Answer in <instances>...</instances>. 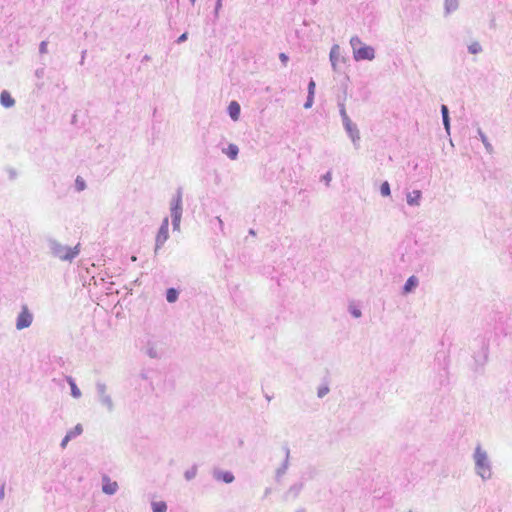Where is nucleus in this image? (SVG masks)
<instances>
[{
    "label": "nucleus",
    "mask_w": 512,
    "mask_h": 512,
    "mask_svg": "<svg viewBox=\"0 0 512 512\" xmlns=\"http://www.w3.org/2000/svg\"><path fill=\"white\" fill-rule=\"evenodd\" d=\"M442 117L449 116V109L446 105L441 106Z\"/></svg>",
    "instance_id": "44"
},
{
    "label": "nucleus",
    "mask_w": 512,
    "mask_h": 512,
    "mask_svg": "<svg viewBox=\"0 0 512 512\" xmlns=\"http://www.w3.org/2000/svg\"><path fill=\"white\" fill-rule=\"evenodd\" d=\"M353 57L356 61L362 60H373L375 58V50L373 47L368 45H363L359 49H355L353 53Z\"/></svg>",
    "instance_id": "8"
},
{
    "label": "nucleus",
    "mask_w": 512,
    "mask_h": 512,
    "mask_svg": "<svg viewBox=\"0 0 512 512\" xmlns=\"http://www.w3.org/2000/svg\"><path fill=\"white\" fill-rule=\"evenodd\" d=\"M178 296H179V293L176 289L174 288H169L166 292V299L169 303H174L177 301L178 299Z\"/></svg>",
    "instance_id": "23"
},
{
    "label": "nucleus",
    "mask_w": 512,
    "mask_h": 512,
    "mask_svg": "<svg viewBox=\"0 0 512 512\" xmlns=\"http://www.w3.org/2000/svg\"><path fill=\"white\" fill-rule=\"evenodd\" d=\"M442 121H443L445 131L449 135L450 134V117L449 116L442 117Z\"/></svg>",
    "instance_id": "31"
},
{
    "label": "nucleus",
    "mask_w": 512,
    "mask_h": 512,
    "mask_svg": "<svg viewBox=\"0 0 512 512\" xmlns=\"http://www.w3.org/2000/svg\"><path fill=\"white\" fill-rule=\"evenodd\" d=\"M0 103L5 108H11L15 105V100L8 91L4 90L0 94Z\"/></svg>",
    "instance_id": "15"
},
{
    "label": "nucleus",
    "mask_w": 512,
    "mask_h": 512,
    "mask_svg": "<svg viewBox=\"0 0 512 512\" xmlns=\"http://www.w3.org/2000/svg\"><path fill=\"white\" fill-rule=\"evenodd\" d=\"M313 103H314V95H310V94H308V95H307V100H306V102L304 103V108H305V109H309V108H311V107H312V105H313Z\"/></svg>",
    "instance_id": "32"
},
{
    "label": "nucleus",
    "mask_w": 512,
    "mask_h": 512,
    "mask_svg": "<svg viewBox=\"0 0 512 512\" xmlns=\"http://www.w3.org/2000/svg\"><path fill=\"white\" fill-rule=\"evenodd\" d=\"M83 432V428L81 424H77L73 429L69 430L66 435L72 440L79 435H81Z\"/></svg>",
    "instance_id": "22"
},
{
    "label": "nucleus",
    "mask_w": 512,
    "mask_h": 512,
    "mask_svg": "<svg viewBox=\"0 0 512 512\" xmlns=\"http://www.w3.org/2000/svg\"><path fill=\"white\" fill-rule=\"evenodd\" d=\"M342 122H343L344 128L354 125V123L351 121V119L349 118L348 115L345 117H342Z\"/></svg>",
    "instance_id": "38"
},
{
    "label": "nucleus",
    "mask_w": 512,
    "mask_h": 512,
    "mask_svg": "<svg viewBox=\"0 0 512 512\" xmlns=\"http://www.w3.org/2000/svg\"><path fill=\"white\" fill-rule=\"evenodd\" d=\"M332 69L337 72L340 63L345 62V57L342 55L341 48L338 44H334L331 47L329 54Z\"/></svg>",
    "instance_id": "7"
},
{
    "label": "nucleus",
    "mask_w": 512,
    "mask_h": 512,
    "mask_svg": "<svg viewBox=\"0 0 512 512\" xmlns=\"http://www.w3.org/2000/svg\"><path fill=\"white\" fill-rule=\"evenodd\" d=\"M459 8V0H444V13L450 15Z\"/></svg>",
    "instance_id": "17"
},
{
    "label": "nucleus",
    "mask_w": 512,
    "mask_h": 512,
    "mask_svg": "<svg viewBox=\"0 0 512 512\" xmlns=\"http://www.w3.org/2000/svg\"><path fill=\"white\" fill-rule=\"evenodd\" d=\"M169 219L165 217L162 220L158 233L155 239V252H157L169 238Z\"/></svg>",
    "instance_id": "6"
},
{
    "label": "nucleus",
    "mask_w": 512,
    "mask_h": 512,
    "mask_svg": "<svg viewBox=\"0 0 512 512\" xmlns=\"http://www.w3.org/2000/svg\"><path fill=\"white\" fill-rule=\"evenodd\" d=\"M338 107L341 118L347 116L345 104L343 102H339Z\"/></svg>",
    "instance_id": "35"
},
{
    "label": "nucleus",
    "mask_w": 512,
    "mask_h": 512,
    "mask_svg": "<svg viewBox=\"0 0 512 512\" xmlns=\"http://www.w3.org/2000/svg\"><path fill=\"white\" fill-rule=\"evenodd\" d=\"M315 87H316V84L314 82L313 79H311L308 83V94L310 95H315Z\"/></svg>",
    "instance_id": "33"
},
{
    "label": "nucleus",
    "mask_w": 512,
    "mask_h": 512,
    "mask_svg": "<svg viewBox=\"0 0 512 512\" xmlns=\"http://www.w3.org/2000/svg\"><path fill=\"white\" fill-rule=\"evenodd\" d=\"M85 55H86V50L82 51L81 61H80L81 65L84 63Z\"/></svg>",
    "instance_id": "48"
},
{
    "label": "nucleus",
    "mask_w": 512,
    "mask_h": 512,
    "mask_svg": "<svg viewBox=\"0 0 512 512\" xmlns=\"http://www.w3.org/2000/svg\"><path fill=\"white\" fill-rule=\"evenodd\" d=\"M151 507H152L153 512H166L167 511V504L164 501L152 502Z\"/></svg>",
    "instance_id": "24"
},
{
    "label": "nucleus",
    "mask_w": 512,
    "mask_h": 512,
    "mask_svg": "<svg viewBox=\"0 0 512 512\" xmlns=\"http://www.w3.org/2000/svg\"><path fill=\"white\" fill-rule=\"evenodd\" d=\"M5 496V490H4V485H2L0 487V499H3Z\"/></svg>",
    "instance_id": "47"
},
{
    "label": "nucleus",
    "mask_w": 512,
    "mask_h": 512,
    "mask_svg": "<svg viewBox=\"0 0 512 512\" xmlns=\"http://www.w3.org/2000/svg\"><path fill=\"white\" fill-rule=\"evenodd\" d=\"M269 492H270V490L266 489L265 494L267 495V494H269Z\"/></svg>",
    "instance_id": "55"
},
{
    "label": "nucleus",
    "mask_w": 512,
    "mask_h": 512,
    "mask_svg": "<svg viewBox=\"0 0 512 512\" xmlns=\"http://www.w3.org/2000/svg\"><path fill=\"white\" fill-rule=\"evenodd\" d=\"M222 7V0H217L216 1V6H215V13L217 14L218 13V10Z\"/></svg>",
    "instance_id": "46"
},
{
    "label": "nucleus",
    "mask_w": 512,
    "mask_h": 512,
    "mask_svg": "<svg viewBox=\"0 0 512 512\" xmlns=\"http://www.w3.org/2000/svg\"><path fill=\"white\" fill-rule=\"evenodd\" d=\"M477 132H478L480 140L483 143V145L485 146V149L487 150V152L492 153L493 147H492L491 143L489 142L487 136L484 134V132L480 128L478 129Z\"/></svg>",
    "instance_id": "21"
},
{
    "label": "nucleus",
    "mask_w": 512,
    "mask_h": 512,
    "mask_svg": "<svg viewBox=\"0 0 512 512\" xmlns=\"http://www.w3.org/2000/svg\"><path fill=\"white\" fill-rule=\"evenodd\" d=\"M285 450V458L283 463L278 467L275 471V478L277 481H280V479L286 474L288 468H289V459H290V449L288 447L284 448Z\"/></svg>",
    "instance_id": "10"
},
{
    "label": "nucleus",
    "mask_w": 512,
    "mask_h": 512,
    "mask_svg": "<svg viewBox=\"0 0 512 512\" xmlns=\"http://www.w3.org/2000/svg\"><path fill=\"white\" fill-rule=\"evenodd\" d=\"M214 220L217 222V226H218L220 232L224 234V223H223V220L219 216L215 217Z\"/></svg>",
    "instance_id": "36"
},
{
    "label": "nucleus",
    "mask_w": 512,
    "mask_h": 512,
    "mask_svg": "<svg viewBox=\"0 0 512 512\" xmlns=\"http://www.w3.org/2000/svg\"><path fill=\"white\" fill-rule=\"evenodd\" d=\"M297 512H305L304 510H301V511H297Z\"/></svg>",
    "instance_id": "57"
},
{
    "label": "nucleus",
    "mask_w": 512,
    "mask_h": 512,
    "mask_svg": "<svg viewBox=\"0 0 512 512\" xmlns=\"http://www.w3.org/2000/svg\"><path fill=\"white\" fill-rule=\"evenodd\" d=\"M240 111H241V108H240V105L238 102H236V101L230 102V104L228 106V113L232 120L237 121L239 119Z\"/></svg>",
    "instance_id": "16"
},
{
    "label": "nucleus",
    "mask_w": 512,
    "mask_h": 512,
    "mask_svg": "<svg viewBox=\"0 0 512 512\" xmlns=\"http://www.w3.org/2000/svg\"><path fill=\"white\" fill-rule=\"evenodd\" d=\"M380 193L384 197L391 195L390 184L387 181H385L381 184Z\"/></svg>",
    "instance_id": "28"
},
{
    "label": "nucleus",
    "mask_w": 512,
    "mask_h": 512,
    "mask_svg": "<svg viewBox=\"0 0 512 512\" xmlns=\"http://www.w3.org/2000/svg\"><path fill=\"white\" fill-rule=\"evenodd\" d=\"M330 389L328 386H321L318 388V391H317V396L319 398H323L325 397L328 393H329Z\"/></svg>",
    "instance_id": "30"
},
{
    "label": "nucleus",
    "mask_w": 512,
    "mask_h": 512,
    "mask_svg": "<svg viewBox=\"0 0 512 512\" xmlns=\"http://www.w3.org/2000/svg\"><path fill=\"white\" fill-rule=\"evenodd\" d=\"M71 439L65 435V437L62 439L61 443H60V446L62 449L66 448L68 442L70 441Z\"/></svg>",
    "instance_id": "43"
},
{
    "label": "nucleus",
    "mask_w": 512,
    "mask_h": 512,
    "mask_svg": "<svg viewBox=\"0 0 512 512\" xmlns=\"http://www.w3.org/2000/svg\"><path fill=\"white\" fill-rule=\"evenodd\" d=\"M331 180H332L331 172H327L326 174H324L322 176V181H324L327 186H329Z\"/></svg>",
    "instance_id": "39"
},
{
    "label": "nucleus",
    "mask_w": 512,
    "mask_h": 512,
    "mask_svg": "<svg viewBox=\"0 0 512 512\" xmlns=\"http://www.w3.org/2000/svg\"><path fill=\"white\" fill-rule=\"evenodd\" d=\"M304 487L303 482H296L293 485L289 487V489L286 492V498L289 499H296L299 494L301 493L302 489Z\"/></svg>",
    "instance_id": "14"
},
{
    "label": "nucleus",
    "mask_w": 512,
    "mask_h": 512,
    "mask_svg": "<svg viewBox=\"0 0 512 512\" xmlns=\"http://www.w3.org/2000/svg\"><path fill=\"white\" fill-rule=\"evenodd\" d=\"M198 467L197 465H193L191 468L185 471L184 477L187 481L194 479L197 475Z\"/></svg>",
    "instance_id": "25"
},
{
    "label": "nucleus",
    "mask_w": 512,
    "mask_h": 512,
    "mask_svg": "<svg viewBox=\"0 0 512 512\" xmlns=\"http://www.w3.org/2000/svg\"><path fill=\"white\" fill-rule=\"evenodd\" d=\"M350 45L352 47L353 53L355 52V49H359L364 44L362 43L361 39L358 36H353L350 39Z\"/></svg>",
    "instance_id": "27"
},
{
    "label": "nucleus",
    "mask_w": 512,
    "mask_h": 512,
    "mask_svg": "<svg viewBox=\"0 0 512 512\" xmlns=\"http://www.w3.org/2000/svg\"><path fill=\"white\" fill-rule=\"evenodd\" d=\"M102 491L107 495H114L118 491V483L116 481H111L108 476L102 477Z\"/></svg>",
    "instance_id": "11"
},
{
    "label": "nucleus",
    "mask_w": 512,
    "mask_h": 512,
    "mask_svg": "<svg viewBox=\"0 0 512 512\" xmlns=\"http://www.w3.org/2000/svg\"><path fill=\"white\" fill-rule=\"evenodd\" d=\"M474 461V471L483 481H488L493 476L492 461L488 452L483 449L480 444H477L472 454Z\"/></svg>",
    "instance_id": "2"
},
{
    "label": "nucleus",
    "mask_w": 512,
    "mask_h": 512,
    "mask_svg": "<svg viewBox=\"0 0 512 512\" xmlns=\"http://www.w3.org/2000/svg\"><path fill=\"white\" fill-rule=\"evenodd\" d=\"M279 58H280V60L282 61V63H284V64H286V63H287V61H288V59H289V58H288V56H287L285 53H281V54L279 55Z\"/></svg>",
    "instance_id": "45"
},
{
    "label": "nucleus",
    "mask_w": 512,
    "mask_h": 512,
    "mask_svg": "<svg viewBox=\"0 0 512 512\" xmlns=\"http://www.w3.org/2000/svg\"><path fill=\"white\" fill-rule=\"evenodd\" d=\"M34 315L27 305H22L21 310L16 317L15 327L17 330H23L30 327L33 323Z\"/></svg>",
    "instance_id": "4"
},
{
    "label": "nucleus",
    "mask_w": 512,
    "mask_h": 512,
    "mask_svg": "<svg viewBox=\"0 0 512 512\" xmlns=\"http://www.w3.org/2000/svg\"><path fill=\"white\" fill-rule=\"evenodd\" d=\"M345 131L349 135L351 141L353 142V145L355 148L359 147V141H360V133L356 126V124L346 127Z\"/></svg>",
    "instance_id": "13"
},
{
    "label": "nucleus",
    "mask_w": 512,
    "mask_h": 512,
    "mask_svg": "<svg viewBox=\"0 0 512 512\" xmlns=\"http://www.w3.org/2000/svg\"><path fill=\"white\" fill-rule=\"evenodd\" d=\"M131 260H132V261H136V260H137L136 256H132V257H131Z\"/></svg>",
    "instance_id": "51"
},
{
    "label": "nucleus",
    "mask_w": 512,
    "mask_h": 512,
    "mask_svg": "<svg viewBox=\"0 0 512 512\" xmlns=\"http://www.w3.org/2000/svg\"><path fill=\"white\" fill-rule=\"evenodd\" d=\"M212 477L214 480L219 481V482H224L226 484H230L235 480V477L232 472L224 471L219 468L213 469Z\"/></svg>",
    "instance_id": "9"
},
{
    "label": "nucleus",
    "mask_w": 512,
    "mask_h": 512,
    "mask_svg": "<svg viewBox=\"0 0 512 512\" xmlns=\"http://www.w3.org/2000/svg\"><path fill=\"white\" fill-rule=\"evenodd\" d=\"M75 187L77 191H83L86 188V182L80 176H78L75 180Z\"/></svg>",
    "instance_id": "29"
},
{
    "label": "nucleus",
    "mask_w": 512,
    "mask_h": 512,
    "mask_svg": "<svg viewBox=\"0 0 512 512\" xmlns=\"http://www.w3.org/2000/svg\"><path fill=\"white\" fill-rule=\"evenodd\" d=\"M95 389L99 403L105 407L109 413L113 412L115 404L111 394L108 392V386L102 381H97Z\"/></svg>",
    "instance_id": "3"
},
{
    "label": "nucleus",
    "mask_w": 512,
    "mask_h": 512,
    "mask_svg": "<svg viewBox=\"0 0 512 512\" xmlns=\"http://www.w3.org/2000/svg\"><path fill=\"white\" fill-rule=\"evenodd\" d=\"M422 192L413 190L406 194V201L409 206L418 207L421 204Z\"/></svg>",
    "instance_id": "12"
},
{
    "label": "nucleus",
    "mask_w": 512,
    "mask_h": 512,
    "mask_svg": "<svg viewBox=\"0 0 512 512\" xmlns=\"http://www.w3.org/2000/svg\"><path fill=\"white\" fill-rule=\"evenodd\" d=\"M195 2H196V0H190V3H191L192 5H194V4H195Z\"/></svg>",
    "instance_id": "52"
},
{
    "label": "nucleus",
    "mask_w": 512,
    "mask_h": 512,
    "mask_svg": "<svg viewBox=\"0 0 512 512\" xmlns=\"http://www.w3.org/2000/svg\"><path fill=\"white\" fill-rule=\"evenodd\" d=\"M418 278L414 275L410 276L403 287V293L407 294L413 291L418 286Z\"/></svg>",
    "instance_id": "18"
},
{
    "label": "nucleus",
    "mask_w": 512,
    "mask_h": 512,
    "mask_svg": "<svg viewBox=\"0 0 512 512\" xmlns=\"http://www.w3.org/2000/svg\"><path fill=\"white\" fill-rule=\"evenodd\" d=\"M153 354H154V351H151V352L149 353V356H152V357H153V356H154Z\"/></svg>",
    "instance_id": "53"
},
{
    "label": "nucleus",
    "mask_w": 512,
    "mask_h": 512,
    "mask_svg": "<svg viewBox=\"0 0 512 512\" xmlns=\"http://www.w3.org/2000/svg\"><path fill=\"white\" fill-rule=\"evenodd\" d=\"M187 38H188V34L185 32V33L181 34V35L178 37V39L176 40V42H177L178 44H181V43L185 42V41L187 40Z\"/></svg>",
    "instance_id": "42"
},
{
    "label": "nucleus",
    "mask_w": 512,
    "mask_h": 512,
    "mask_svg": "<svg viewBox=\"0 0 512 512\" xmlns=\"http://www.w3.org/2000/svg\"><path fill=\"white\" fill-rule=\"evenodd\" d=\"M311 1H312V3H314V4H315L318 0H311Z\"/></svg>",
    "instance_id": "56"
},
{
    "label": "nucleus",
    "mask_w": 512,
    "mask_h": 512,
    "mask_svg": "<svg viewBox=\"0 0 512 512\" xmlns=\"http://www.w3.org/2000/svg\"><path fill=\"white\" fill-rule=\"evenodd\" d=\"M67 382L71 388V395L76 399L80 398L82 393H81L80 389L78 388V386L76 385L74 379L72 377L68 376Z\"/></svg>",
    "instance_id": "20"
},
{
    "label": "nucleus",
    "mask_w": 512,
    "mask_h": 512,
    "mask_svg": "<svg viewBox=\"0 0 512 512\" xmlns=\"http://www.w3.org/2000/svg\"><path fill=\"white\" fill-rule=\"evenodd\" d=\"M46 245L48 253L51 257L64 262H73V260L80 254L81 245L77 243L74 247L62 244L54 237L46 238Z\"/></svg>",
    "instance_id": "1"
},
{
    "label": "nucleus",
    "mask_w": 512,
    "mask_h": 512,
    "mask_svg": "<svg viewBox=\"0 0 512 512\" xmlns=\"http://www.w3.org/2000/svg\"><path fill=\"white\" fill-rule=\"evenodd\" d=\"M47 47H48V42L47 41H42L39 45V52L41 54H45L48 52L47 50Z\"/></svg>",
    "instance_id": "34"
},
{
    "label": "nucleus",
    "mask_w": 512,
    "mask_h": 512,
    "mask_svg": "<svg viewBox=\"0 0 512 512\" xmlns=\"http://www.w3.org/2000/svg\"><path fill=\"white\" fill-rule=\"evenodd\" d=\"M153 354H154V351H151V352L149 353V356H152V357H153V356H154Z\"/></svg>",
    "instance_id": "54"
},
{
    "label": "nucleus",
    "mask_w": 512,
    "mask_h": 512,
    "mask_svg": "<svg viewBox=\"0 0 512 512\" xmlns=\"http://www.w3.org/2000/svg\"><path fill=\"white\" fill-rule=\"evenodd\" d=\"M249 234H250V235H252V236H255V235H256V232H255V230L250 229V230H249Z\"/></svg>",
    "instance_id": "49"
},
{
    "label": "nucleus",
    "mask_w": 512,
    "mask_h": 512,
    "mask_svg": "<svg viewBox=\"0 0 512 512\" xmlns=\"http://www.w3.org/2000/svg\"><path fill=\"white\" fill-rule=\"evenodd\" d=\"M222 152L226 154L231 160H236L239 154V148L235 144H229L227 148H223Z\"/></svg>",
    "instance_id": "19"
},
{
    "label": "nucleus",
    "mask_w": 512,
    "mask_h": 512,
    "mask_svg": "<svg viewBox=\"0 0 512 512\" xmlns=\"http://www.w3.org/2000/svg\"><path fill=\"white\" fill-rule=\"evenodd\" d=\"M45 75V69L44 68H38L36 69L35 71V76L38 78V79H41L43 78Z\"/></svg>",
    "instance_id": "40"
},
{
    "label": "nucleus",
    "mask_w": 512,
    "mask_h": 512,
    "mask_svg": "<svg viewBox=\"0 0 512 512\" xmlns=\"http://www.w3.org/2000/svg\"><path fill=\"white\" fill-rule=\"evenodd\" d=\"M350 313L355 318H360L362 315L361 310L355 307L350 308Z\"/></svg>",
    "instance_id": "37"
},
{
    "label": "nucleus",
    "mask_w": 512,
    "mask_h": 512,
    "mask_svg": "<svg viewBox=\"0 0 512 512\" xmlns=\"http://www.w3.org/2000/svg\"><path fill=\"white\" fill-rule=\"evenodd\" d=\"M482 46L480 45L479 42L477 41H474L472 42L469 46H468V51L469 53L471 54H479L482 52Z\"/></svg>",
    "instance_id": "26"
},
{
    "label": "nucleus",
    "mask_w": 512,
    "mask_h": 512,
    "mask_svg": "<svg viewBox=\"0 0 512 512\" xmlns=\"http://www.w3.org/2000/svg\"><path fill=\"white\" fill-rule=\"evenodd\" d=\"M180 223H181V219L172 220V226H173V230L174 231H179L180 230Z\"/></svg>",
    "instance_id": "41"
},
{
    "label": "nucleus",
    "mask_w": 512,
    "mask_h": 512,
    "mask_svg": "<svg viewBox=\"0 0 512 512\" xmlns=\"http://www.w3.org/2000/svg\"><path fill=\"white\" fill-rule=\"evenodd\" d=\"M143 60L148 61V60H150V57H149L148 55H145V56H144V58H143Z\"/></svg>",
    "instance_id": "50"
},
{
    "label": "nucleus",
    "mask_w": 512,
    "mask_h": 512,
    "mask_svg": "<svg viewBox=\"0 0 512 512\" xmlns=\"http://www.w3.org/2000/svg\"><path fill=\"white\" fill-rule=\"evenodd\" d=\"M183 201H182V188H178L176 194L170 200V215L172 220L182 218Z\"/></svg>",
    "instance_id": "5"
}]
</instances>
